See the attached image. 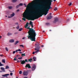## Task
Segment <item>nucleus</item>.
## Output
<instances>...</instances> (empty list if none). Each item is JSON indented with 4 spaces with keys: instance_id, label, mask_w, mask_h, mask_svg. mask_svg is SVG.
I'll return each mask as SVG.
<instances>
[{
    "instance_id": "nucleus-41",
    "label": "nucleus",
    "mask_w": 78,
    "mask_h": 78,
    "mask_svg": "<svg viewBox=\"0 0 78 78\" xmlns=\"http://www.w3.org/2000/svg\"><path fill=\"white\" fill-rule=\"evenodd\" d=\"M18 51H21V50H20V49H18Z\"/></svg>"
},
{
    "instance_id": "nucleus-56",
    "label": "nucleus",
    "mask_w": 78,
    "mask_h": 78,
    "mask_svg": "<svg viewBox=\"0 0 78 78\" xmlns=\"http://www.w3.org/2000/svg\"><path fill=\"white\" fill-rule=\"evenodd\" d=\"M19 9H18V10H17V11H17V12H19Z\"/></svg>"
},
{
    "instance_id": "nucleus-47",
    "label": "nucleus",
    "mask_w": 78,
    "mask_h": 78,
    "mask_svg": "<svg viewBox=\"0 0 78 78\" xmlns=\"http://www.w3.org/2000/svg\"><path fill=\"white\" fill-rule=\"evenodd\" d=\"M0 56H1V57H2V56H3V54L0 55Z\"/></svg>"
},
{
    "instance_id": "nucleus-46",
    "label": "nucleus",
    "mask_w": 78,
    "mask_h": 78,
    "mask_svg": "<svg viewBox=\"0 0 78 78\" xmlns=\"http://www.w3.org/2000/svg\"><path fill=\"white\" fill-rule=\"evenodd\" d=\"M24 5L25 6V7H27V5H26V4H24Z\"/></svg>"
},
{
    "instance_id": "nucleus-49",
    "label": "nucleus",
    "mask_w": 78,
    "mask_h": 78,
    "mask_svg": "<svg viewBox=\"0 0 78 78\" xmlns=\"http://www.w3.org/2000/svg\"><path fill=\"white\" fill-rule=\"evenodd\" d=\"M18 51V50L17 49L15 51V52H16V53H17V52Z\"/></svg>"
},
{
    "instance_id": "nucleus-50",
    "label": "nucleus",
    "mask_w": 78,
    "mask_h": 78,
    "mask_svg": "<svg viewBox=\"0 0 78 78\" xmlns=\"http://www.w3.org/2000/svg\"><path fill=\"white\" fill-rule=\"evenodd\" d=\"M69 6H71V5H72V3H70L69 4Z\"/></svg>"
},
{
    "instance_id": "nucleus-20",
    "label": "nucleus",
    "mask_w": 78,
    "mask_h": 78,
    "mask_svg": "<svg viewBox=\"0 0 78 78\" xmlns=\"http://www.w3.org/2000/svg\"><path fill=\"white\" fill-rule=\"evenodd\" d=\"M18 43H19V41H16L14 43V44L15 45H16V44H18Z\"/></svg>"
},
{
    "instance_id": "nucleus-53",
    "label": "nucleus",
    "mask_w": 78,
    "mask_h": 78,
    "mask_svg": "<svg viewBox=\"0 0 78 78\" xmlns=\"http://www.w3.org/2000/svg\"><path fill=\"white\" fill-rule=\"evenodd\" d=\"M8 9H10V6L8 7Z\"/></svg>"
},
{
    "instance_id": "nucleus-52",
    "label": "nucleus",
    "mask_w": 78,
    "mask_h": 78,
    "mask_svg": "<svg viewBox=\"0 0 78 78\" xmlns=\"http://www.w3.org/2000/svg\"><path fill=\"white\" fill-rule=\"evenodd\" d=\"M31 25L32 28H33V24H32Z\"/></svg>"
},
{
    "instance_id": "nucleus-40",
    "label": "nucleus",
    "mask_w": 78,
    "mask_h": 78,
    "mask_svg": "<svg viewBox=\"0 0 78 78\" xmlns=\"http://www.w3.org/2000/svg\"><path fill=\"white\" fill-rule=\"evenodd\" d=\"M5 50L7 51H8V48H5Z\"/></svg>"
},
{
    "instance_id": "nucleus-31",
    "label": "nucleus",
    "mask_w": 78,
    "mask_h": 78,
    "mask_svg": "<svg viewBox=\"0 0 78 78\" xmlns=\"http://www.w3.org/2000/svg\"><path fill=\"white\" fill-rule=\"evenodd\" d=\"M20 47H22L23 48H24V47L23 46V44H20Z\"/></svg>"
},
{
    "instance_id": "nucleus-63",
    "label": "nucleus",
    "mask_w": 78,
    "mask_h": 78,
    "mask_svg": "<svg viewBox=\"0 0 78 78\" xmlns=\"http://www.w3.org/2000/svg\"><path fill=\"white\" fill-rule=\"evenodd\" d=\"M49 15H51V13H50L49 14Z\"/></svg>"
},
{
    "instance_id": "nucleus-14",
    "label": "nucleus",
    "mask_w": 78,
    "mask_h": 78,
    "mask_svg": "<svg viewBox=\"0 0 78 78\" xmlns=\"http://www.w3.org/2000/svg\"><path fill=\"white\" fill-rule=\"evenodd\" d=\"M15 16V13H14L13 12L12 14H11L10 15V17H14Z\"/></svg>"
},
{
    "instance_id": "nucleus-32",
    "label": "nucleus",
    "mask_w": 78,
    "mask_h": 78,
    "mask_svg": "<svg viewBox=\"0 0 78 78\" xmlns=\"http://www.w3.org/2000/svg\"><path fill=\"white\" fill-rule=\"evenodd\" d=\"M32 23V21H30V23H29V25H33L32 24V23Z\"/></svg>"
},
{
    "instance_id": "nucleus-3",
    "label": "nucleus",
    "mask_w": 78,
    "mask_h": 78,
    "mask_svg": "<svg viewBox=\"0 0 78 78\" xmlns=\"http://www.w3.org/2000/svg\"><path fill=\"white\" fill-rule=\"evenodd\" d=\"M25 12H26L23 15V17H25L28 16V15H27V14H28L30 13V14H34L36 13V12L32 9H31L29 11V8H27H27L26 9V10H25Z\"/></svg>"
},
{
    "instance_id": "nucleus-5",
    "label": "nucleus",
    "mask_w": 78,
    "mask_h": 78,
    "mask_svg": "<svg viewBox=\"0 0 78 78\" xmlns=\"http://www.w3.org/2000/svg\"><path fill=\"white\" fill-rule=\"evenodd\" d=\"M28 71H24L23 73V75L24 76H27V75L28 74Z\"/></svg>"
},
{
    "instance_id": "nucleus-12",
    "label": "nucleus",
    "mask_w": 78,
    "mask_h": 78,
    "mask_svg": "<svg viewBox=\"0 0 78 78\" xmlns=\"http://www.w3.org/2000/svg\"><path fill=\"white\" fill-rule=\"evenodd\" d=\"M53 16H49L47 18V20H49V19H51L52 18Z\"/></svg>"
},
{
    "instance_id": "nucleus-35",
    "label": "nucleus",
    "mask_w": 78,
    "mask_h": 78,
    "mask_svg": "<svg viewBox=\"0 0 78 78\" xmlns=\"http://www.w3.org/2000/svg\"><path fill=\"white\" fill-rule=\"evenodd\" d=\"M7 36H10V33H8L7 34Z\"/></svg>"
},
{
    "instance_id": "nucleus-2",
    "label": "nucleus",
    "mask_w": 78,
    "mask_h": 78,
    "mask_svg": "<svg viewBox=\"0 0 78 78\" xmlns=\"http://www.w3.org/2000/svg\"><path fill=\"white\" fill-rule=\"evenodd\" d=\"M28 33H29L28 38L30 39L31 40V41H36V32H34L31 30H30L29 31Z\"/></svg>"
},
{
    "instance_id": "nucleus-44",
    "label": "nucleus",
    "mask_w": 78,
    "mask_h": 78,
    "mask_svg": "<svg viewBox=\"0 0 78 78\" xmlns=\"http://www.w3.org/2000/svg\"><path fill=\"white\" fill-rule=\"evenodd\" d=\"M16 25H19V23H15Z\"/></svg>"
},
{
    "instance_id": "nucleus-7",
    "label": "nucleus",
    "mask_w": 78,
    "mask_h": 78,
    "mask_svg": "<svg viewBox=\"0 0 78 78\" xmlns=\"http://www.w3.org/2000/svg\"><path fill=\"white\" fill-rule=\"evenodd\" d=\"M58 18L57 17L55 18L54 20L53 21V23H56V22H58Z\"/></svg>"
},
{
    "instance_id": "nucleus-10",
    "label": "nucleus",
    "mask_w": 78,
    "mask_h": 78,
    "mask_svg": "<svg viewBox=\"0 0 78 78\" xmlns=\"http://www.w3.org/2000/svg\"><path fill=\"white\" fill-rule=\"evenodd\" d=\"M36 66L35 65H33L32 68V71L36 69Z\"/></svg>"
},
{
    "instance_id": "nucleus-27",
    "label": "nucleus",
    "mask_w": 78,
    "mask_h": 78,
    "mask_svg": "<svg viewBox=\"0 0 78 78\" xmlns=\"http://www.w3.org/2000/svg\"><path fill=\"white\" fill-rule=\"evenodd\" d=\"M9 69V66H6L5 69Z\"/></svg>"
},
{
    "instance_id": "nucleus-11",
    "label": "nucleus",
    "mask_w": 78,
    "mask_h": 78,
    "mask_svg": "<svg viewBox=\"0 0 78 78\" xmlns=\"http://www.w3.org/2000/svg\"><path fill=\"white\" fill-rule=\"evenodd\" d=\"M9 74H6L4 75H2V76H4V77H6V78H8V76H9Z\"/></svg>"
},
{
    "instance_id": "nucleus-21",
    "label": "nucleus",
    "mask_w": 78,
    "mask_h": 78,
    "mask_svg": "<svg viewBox=\"0 0 78 78\" xmlns=\"http://www.w3.org/2000/svg\"><path fill=\"white\" fill-rule=\"evenodd\" d=\"M17 1V0H12V2L13 3H15V2H16Z\"/></svg>"
},
{
    "instance_id": "nucleus-6",
    "label": "nucleus",
    "mask_w": 78,
    "mask_h": 78,
    "mask_svg": "<svg viewBox=\"0 0 78 78\" xmlns=\"http://www.w3.org/2000/svg\"><path fill=\"white\" fill-rule=\"evenodd\" d=\"M37 46L36 47V48H37V49L39 50L40 49V48H41V44L37 42Z\"/></svg>"
},
{
    "instance_id": "nucleus-58",
    "label": "nucleus",
    "mask_w": 78,
    "mask_h": 78,
    "mask_svg": "<svg viewBox=\"0 0 78 78\" xmlns=\"http://www.w3.org/2000/svg\"><path fill=\"white\" fill-rule=\"evenodd\" d=\"M25 39V37H23V38H22V39Z\"/></svg>"
},
{
    "instance_id": "nucleus-1",
    "label": "nucleus",
    "mask_w": 78,
    "mask_h": 78,
    "mask_svg": "<svg viewBox=\"0 0 78 78\" xmlns=\"http://www.w3.org/2000/svg\"><path fill=\"white\" fill-rule=\"evenodd\" d=\"M42 3H43V4H34V5L33 6V8H35L36 10H37L38 9H40V11H39L40 12L38 13L37 14H36L34 16H32L30 17V20H34L37 19H39L40 17H42V15L46 16L48 14V12L49 11V9H51L52 8L51 7V5L50 7H49V4H48L46 6V8H45V5L47 2H41Z\"/></svg>"
},
{
    "instance_id": "nucleus-25",
    "label": "nucleus",
    "mask_w": 78,
    "mask_h": 78,
    "mask_svg": "<svg viewBox=\"0 0 78 78\" xmlns=\"http://www.w3.org/2000/svg\"><path fill=\"white\" fill-rule=\"evenodd\" d=\"M16 29H17V30H19V25H18V26L16 27Z\"/></svg>"
},
{
    "instance_id": "nucleus-48",
    "label": "nucleus",
    "mask_w": 78,
    "mask_h": 78,
    "mask_svg": "<svg viewBox=\"0 0 78 78\" xmlns=\"http://www.w3.org/2000/svg\"><path fill=\"white\" fill-rule=\"evenodd\" d=\"M32 53L33 55H34V54H35V52L34 51Z\"/></svg>"
},
{
    "instance_id": "nucleus-15",
    "label": "nucleus",
    "mask_w": 78,
    "mask_h": 78,
    "mask_svg": "<svg viewBox=\"0 0 78 78\" xmlns=\"http://www.w3.org/2000/svg\"><path fill=\"white\" fill-rule=\"evenodd\" d=\"M14 72V70H13L12 71H10V72H11V73H10V75L11 76H12L13 73H12V72Z\"/></svg>"
},
{
    "instance_id": "nucleus-13",
    "label": "nucleus",
    "mask_w": 78,
    "mask_h": 78,
    "mask_svg": "<svg viewBox=\"0 0 78 78\" xmlns=\"http://www.w3.org/2000/svg\"><path fill=\"white\" fill-rule=\"evenodd\" d=\"M1 69L2 70V72H5V68L3 67H1Z\"/></svg>"
},
{
    "instance_id": "nucleus-24",
    "label": "nucleus",
    "mask_w": 78,
    "mask_h": 78,
    "mask_svg": "<svg viewBox=\"0 0 78 78\" xmlns=\"http://www.w3.org/2000/svg\"><path fill=\"white\" fill-rule=\"evenodd\" d=\"M23 30V28H20L19 30V31H22V30Z\"/></svg>"
},
{
    "instance_id": "nucleus-33",
    "label": "nucleus",
    "mask_w": 78,
    "mask_h": 78,
    "mask_svg": "<svg viewBox=\"0 0 78 78\" xmlns=\"http://www.w3.org/2000/svg\"><path fill=\"white\" fill-rule=\"evenodd\" d=\"M19 5L20 6H23V4L22 3H20V4H19Z\"/></svg>"
},
{
    "instance_id": "nucleus-36",
    "label": "nucleus",
    "mask_w": 78,
    "mask_h": 78,
    "mask_svg": "<svg viewBox=\"0 0 78 78\" xmlns=\"http://www.w3.org/2000/svg\"><path fill=\"white\" fill-rule=\"evenodd\" d=\"M25 63H26V62H28V60H27V59H25Z\"/></svg>"
},
{
    "instance_id": "nucleus-45",
    "label": "nucleus",
    "mask_w": 78,
    "mask_h": 78,
    "mask_svg": "<svg viewBox=\"0 0 78 78\" xmlns=\"http://www.w3.org/2000/svg\"><path fill=\"white\" fill-rule=\"evenodd\" d=\"M16 53V51H14L13 52V54H15V53Z\"/></svg>"
},
{
    "instance_id": "nucleus-18",
    "label": "nucleus",
    "mask_w": 78,
    "mask_h": 78,
    "mask_svg": "<svg viewBox=\"0 0 78 78\" xmlns=\"http://www.w3.org/2000/svg\"><path fill=\"white\" fill-rule=\"evenodd\" d=\"M28 25H29V23H28V22H27V24H26V26L25 27V28H26L28 26Z\"/></svg>"
},
{
    "instance_id": "nucleus-38",
    "label": "nucleus",
    "mask_w": 78,
    "mask_h": 78,
    "mask_svg": "<svg viewBox=\"0 0 78 78\" xmlns=\"http://www.w3.org/2000/svg\"><path fill=\"white\" fill-rule=\"evenodd\" d=\"M0 66H3V64L1 62H0Z\"/></svg>"
},
{
    "instance_id": "nucleus-9",
    "label": "nucleus",
    "mask_w": 78,
    "mask_h": 78,
    "mask_svg": "<svg viewBox=\"0 0 78 78\" xmlns=\"http://www.w3.org/2000/svg\"><path fill=\"white\" fill-rule=\"evenodd\" d=\"M27 29H29V31H30V30H32L33 31H34V33H36L35 32L36 31V30H34V29L33 28H30V27H27Z\"/></svg>"
},
{
    "instance_id": "nucleus-30",
    "label": "nucleus",
    "mask_w": 78,
    "mask_h": 78,
    "mask_svg": "<svg viewBox=\"0 0 78 78\" xmlns=\"http://www.w3.org/2000/svg\"><path fill=\"white\" fill-rule=\"evenodd\" d=\"M20 7V5H17L16 6V8H19Z\"/></svg>"
},
{
    "instance_id": "nucleus-57",
    "label": "nucleus",
    "mask_w": 78,
    "mask_h": 78,
    "mask_svg": "<svg viewBox=\"0 0 78 78\" xmlns=\"http://www.w3.org/2000/svg\"><path fill=\"white\" fill-rule=\"evenodd\" d=\"M24 78H28V77H27V76H25Z\"/></svg>"
},
{
    "instance_id": "nucleus-26",
    "label": "nucleus",
    "mask_w": 78,
    "mask_h": 78,
    "mask_svg": "<svg viewBox=\"0 0 78 78\" xmlns=\"http://www.w3.org/2000/svg\"><path fill=\"white\" fill-rule=\"evenodd\" d=\"M23 58V57H19L18 58V59H20V60H21V59H22Z\"/></svg>"
},
{
    "instance_id": "nucleus-4",
    "label": "nucleus",
    "mask_w": 78,
    "mask_h": 78,
    "mask_svg": "<svg viewBox=\"0 0 78 78\" xmlns=\"http://www.w3.org/2000/svg\"><path fill=\"white\" fill-rule=\"evenodd\" d=\"M41 0H34L33 1V2L34 3H36V2H40ZM47 2L48 3V4L49 5L48 6L50 7V6L51 5V2H53V0H46Z\"/></svg>"
},
{
    "instance_id": "nucleus-16",
    "label": "nucleus",
    "mask_w": 78,
    "mask_h": 78,
    "mask_svg": "<svg viewBox=\"0 0 78 78\" xmlns=\"http://www.w3.org/2000/svg\"><path fill=\"white\" fill-rule=\"evenodd\" d=\"M10 42L11 43H13L14 42V40L12 39L10 40Z\"/></svg>"
},
{
    "instance_id": "nucleus-55",
    "label": "nucleus",
    "mask_w": 78,
    "mask_h": 78,
    "mask_svg": "<svg viewBox=\"0 0 78 78\" xmlns=\"http://www.w3.org/2000/svg\"><path fill=\"white\" fill-rule=\"evenodd\" d=\"M12 6H10V9H12Z\"/></svg>"
},
{
    "instance_id": "nucleus-22",
    "label": "nucleus",
    "mask_w": 78,
    "mask_h": 78,
    "mask_svg": "<svg viewBox=\"0 0 78 78\" xmlns=\"http://www.w3.org/2000/svg\"><path fill=\"white\" fill-rule=\"evenodd\" d=\"M21 55L22 57H23V56H25V54H22Z\"/></svg>"
},
{
    "instance_id": "nucleus-39",
    "label": "nucleus",
    "mask_w": 78,
    "mask_h": 78,
    "mask_svg": "<svg viewBox=\"0 0 78 78\" xmlns=\"http://www.w3.org/2000/svg\"><path fill=\"white\" fill-rule=\"evenodd\" d=\"M46 24L47 25H50V23H46Z\"/></svg>"
},
{
    "instance_id": "nucleus-42",
    "label": "nucleus",
    "mask_w": 78,
    "mask_h": 78,
    "mask_svg": "<svg viewBox=\"0 0 78 78\" xmlns=\"http://www.w3.org/2000/svg\"><path fill=\"white\" fill-rule=\"evenodd\" d=\"M15 58H14L13 59L14 61H16V59H17V58L15 57Z\"/></svg>"
},
{
    "instance_id": "nucleus-29",
    "label": "nucleus",
    "mask_w": 78,
    "mask_h": 78,
    "mask_svg": "<svg viewBox=\"0 0 78 78\" xmlns=\"http://www.w3.org/2000/svg\"><path fill=\"white\" fill-rule=\"evenodd\" d=\"M23 20H24V21H26V19L25 18H22Z\"/></svg>"
},
{
    "instance_id": "nucleus-43",
    "label": "nucleus",
    "mask_w": 78,
    "mask_h": 78,
    "mask_svg": "<svg viewBox=\"0 0 78 78\" xmlns=\"http://www.w3.org/2000/svg\"><path fill=\"white\" fill-rule=\"evenodd\" d=\"M39 52V50H37V51H35V53H37V52Z\"/></svg>"
},
{
    "instance_id": "nucleus-17",
    "label": "nucleus",
    "mask_w": 78,
    "mask_h": 78,
    "mask_svg": "<svg viewBox=\"0 0 78 78\" xmlns=\"http://www.w3.org/2000/svg\"><path fill=\"white\" fill-rule=\"evenodd\" d=\"M21 64H25V60H22V62L21 63Z\"/></svg>"
},
{
    "instance_id": "nucleus-19",
    "label": "nucleus",
    "mask_w": 78,
    "mask_h": 78,
    "mask_svg": "<svg viewBox=\"0 0 78 78\" xmlns=\"http://www.w3.org/2000/svg\"><path fill=\"white\" fill-rule=\"evenodd\" d=\"M33 59L34 60V61H36V57H33Z\"/></svg>"
},
{
    "instance_id": "nucleus-62",
    "label": "nucleus",
    "mask_w": 78,
    "mask_h": 78,
    "mask_svg": "<svg viewBox=\"0 0 78 78\" xmlns=\"http://www.w3.org/2000/svg\"><path fill=\"white\" fill-rule=\"evenodd\" d=\"M2 38V36H0V39Z\"/></svg>"
},
{
    "instance_id": "nucleus-64",
    "label": "nucleus",
    "mask_w": 78,
    "mask_h": 78,
    "mask_svg": "<svg viewBox=\"0 0 78 78\" xmlns=\"http://www.w3.org/2000/svg\"><path fill=\"white\" fill-rule=\"evenodd\" d=\"M19 53H22V52H20Z\"/></svg>"
},
{
    "instance_id": "nucleus-23",
    "label": "nucleus",
    "mask_w": 78,
    "mask_h": 78,
    "mask_svg": "<svg viewBox=\"0 0 78 78\" xmlns=\"http://www.w3.org/2000/svg\"><path fill=\"white\" fill-rule=\"evenodd\" d=\"M2 62H3V63H5V59H2Z\"/></svg>"
},
{
    "instance_id": "nucleus-59",
    "label": "nucleus",
    "mask_w": 78,
    "mask_h": 78,
    "mask_svg": "<svg viewBox=\"0 0 78 78\" xmlns=\"http://www.w3.org/2000/svg\"><path fill=\"white\" fill-rule=\"evenodd\" d=\"M44 47V45H41V47Z\"/></svg>"
},
{
    "instance_id": "nucleus-37",
    "label": "nucleus",
    "mask_w": 78,
    "mask_h": 78,
    "mask_svg": "<svg viewBox=\"0 0 78 78\" xmlns=\"http://www.w3.org/2000/svg\"><path fill=\"white\" fill-rule=\"evenodd\" d=\"M58 9L57 8L55 7V9H54V11H56Z\"/></svg>"
},
{
    "instance_id": "nucleus-61",
    "label": "nucleus",
    "mask_w": 78,
    "mask_h": 78,
    "mask_svg": "<svg viewBox=\"0 0 78 78\" xmlns=\"http://www.w3.org/2000/svg\"><path fill=\"white\" fill-rule=\"evenodd\" d=\"M35 45H37V44H35Z\"/></svg>"
},
{
    "instance_id": "nucleus-34",
    "label": "nucleus",
    "mask_w": 78,
    "mask_h": 78,
    "mask_svg": "<svg viewBox=\"0 0 78 78\" xmlns=\"http://www.w3.org/2000/svg\"><path fill=\"white\" fill-rule=\"evenodd\" d=\"M19 73L20 74H22V71L20 70V71Z\"/></svg>"
},
{
    "instance_id": "nucleus-51",
    "label": "nucleus",
    "mask_w": 78,
    "mask_h": 78,
    "mask_svg": "<svg viewBox=\"0 0 78 78\" xmlns=\"http://www.w3.org/2000/svg\"><path fill=\"white\" fill-rule=\"evenodd\" d=\"M38 49H37V48H35L34 49V50H38Z\"/></svg>"
},
{
    "instance_id": "nucleus-28",
    "label": "nucleus",
    "mask_w": 78,
    "mask_h": 78,
    "mask_svg": "<svg viewBox=\"0 0 78 78\" xmlns=\"http://www.w3.org/2000/svg\"><path fill=\"white\" fill-rule=\"evenodd\" d=\"M28 60V62H31L32 61H32L31 60V59H29Z\"/></svg>"
},
{
    "instance_id": "nucleus-60",
    "label": "nucleus",
    "mask_w": 78,
    "mask_h": 78,
    "mask_svg": "<svg viewBox=\"0 0 78 78\" xmlns=\"http://www.w3.org/2000/svg\"><path fill=\"white\" fill-rule=\"evenodd\" d=\"M16 57H19V55H16Z\"/></svg>"
},
{
    "instance_id": "nucleus-54",
    "label": "nucleus",
    "mask_w": 78,
    "mask_h": 78,
    "mask_svg": "<svg viewBox=\"0 0 78 78\" xmlns=\"http://www.w3.org/2000/svg\"><path fill=\"white\" fill-rule=\"evenodd\" d=\"M30 59L32 61V60H33V58H32V57H31Z\"/></svg>"
},
{
    "instance_id": "nucleus-8",
    "label": "nucleus",
    "mask_w": 78,
    "mask_h": 78,
    "mask_svg": "<svg viewBox=\"0 0 78 78\" xmlns=\"http://www.w3.org/2000/svg\"><path fill=\"white\" fill-rule=\"evenodd\" d=\"M25 67L26 68H27L28 67V69H31V66H30V64H27L26 65V66H25Z\"/></svg>"
}]
</instances>
